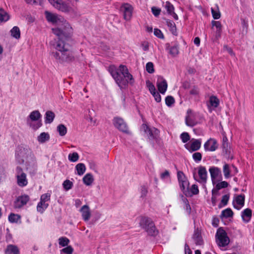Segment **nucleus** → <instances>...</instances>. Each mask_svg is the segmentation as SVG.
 Returning a JSON list of instances; mask_svg holds the SVG:
<instances>
[{
	"instance_id": "f257e3e1",
	"label": "nucleus",
	"mask_w": 254,
	"mask_h": 254,
	"mask_svg": "<svg viewBox=\"0 0 254 254\" xmlns=\"http://www.w3.org/2000/svg\"><path fill=\"white\" fill-rule=\"evenodd\" d=\"M48 21L54 24L61 26V27L52 28L53 32L59 38L56 46L57 51L52 53V55L59 63H68L74 60L72 52L69 50L70 46L67 43L72 34V28L64 18L57 14L45 11Z\"/></svg>"
},
{
	"instance_id": "f03ea898",
	"label": "nucleus",
	"mask_w": 254,
	"mask_h": 254,
	"mask_svg": "<svg viewBox=\"0 0 254 254\" xmlns=\"http://www.w3.org/2000/svg\"><path fill=\"white\" fill-rule=\"evenodd\" d=\"M110 72L116 82L121 88H123L127 84H133L134 79L129 73L126 65H120L119 71L115 68H110Z\"/></svg>"
},
{
	"instance_id": "7ed1b4c3",
	"label": "nucleus",
	"mask_w": 254,
	"mask_h": 254,
	"mask_svg": "<svg viewBox=\"0 0 254 254\" xmlns=\"http://www.w3.org/2000/svg\"><path fill=\"white\" fill-rule=\"evenodd\" d=\"M48 1L55 8L60 11L72 15H76L78 14L76 7H71L63 0H48Z\"/></svg>"
},
{
	"instance_id": "20e7f679",
	"label": "nucleus",
	"mask_w": 254,
	"mask_h": 254,
	"mask_svg": "<svg viewBox=\"0 0 254 254\" xmlns=\"http://www.w3.org/2000/svg\"><path fill=\"white\" fill-rule=\"evenodd\" d=\"M139 225L150 236H155L158 233L154 222L151 218L148 217H141L140 219Z\"/></svg>"
},
{
	"instance_id": "39448f33",
	"label": "nucleus",
	"mask_w": 254,
	"mask_h": 254,
	"mask_svg": "<svg viewBox=\"0 0 254 254\" xmlns=\"http://www.w3.org/2000/svg\"><path fill=\"white\" fill-rule=\"evenodd\" d=\"M216 237V243L219 247H225L230 242V239L226 232L221 228H219L217 230Z\"/></svg>"
},
{
	"instance_id": "423d86ee",
	"label": "nucleus",
	"mask_w": 254,
	"mask_h": 254,
	"mask_svg": "<svg viewBox=\"0 0 254 254\" xmlns=\"http://www.w3.org/2000/svg\"><path fill=\"white\" fill-rule=\"evenodd\" d=\"M15 177L17 180V184L20 187H23L27 185L28 180L27 175L24 172L22 168L19 166L16 167L15 170Z\"/></svg>"
},
{
	"instance_id": "0eeeda50",
	"label": "nucleus",
	"mask_w": 254,
	"mask_h": 254,
	"mask_svg": "<svg viewBox=\"0 0 254 254\" xmlns=\"http://www.w3.org/2000/svg\"><path fill=\"white\" fill-rule=\"evenodd\" d=\"M120 10L123 13L124 19L126 21H130L132 16L133 7L128 3H124Z\"/></svg>"
},
{
	"instance_id": "6e6552de",
	"label": "nucleus",
	"mask_w": 254,
	"mask_h": 254,
	"mask_svg": "<svg viewBox=\"0 0 254 254\" xmlns=\"http://www.w3.org/2000/svg\"><path fill=\"white\" fill-rule=\"evenodd\" d=\"M114 126L121 131L127 132L128 127L124 120L120 117H115L113 120Z\"/></svg>"
},
{
	"instance_id": "1a4fd4ad",
	"label": "nucleus",
	"mask_w": 254,
	"mask_h": 254,
	"mask_svg": "<svg viewBox=\"0 0 254 254\" xmlns=\"http://www.w3.org/2000/svg\"><path fill=\"white\" fill-rule=\"evenodd\" d=\"M218 147L217 142L214 138H209L204 144V150L206 151H214Z\"/></svg>"
},
{
	"instance_id": "9d476101",
	"label": "nucleus",
	"mask_w": 254,
	"mask_h": 254,
	"mask_svg": "<svg viewBox=\"0 0 254 254\" xmlns=\"http://www.w3.org/2000/svg\"><path fill=\"white\" fill-rule=\"evenodd\" d=\"M29 200V197L28 195L24 194L18 197L14 202L13 207L14 208H20L25 205Z\"/></svg>"
},
{
	"instance_id": "9b49d317",
	"label": "nucleus",
	"mask_w": 254,
	"mask_h": 254,
	"mask_svg": "<svg viewBox=\"0 0 254 254\" xmlns=\"http://www.w3.org/2000/svg\"><path fill=\"white\" fill-rule=\"evenodd\" d=\"M198 174L199 177V179L197 180L195 178V174L193 175L194 179L198 182L200 183L205 184L207 181V171L204 167L200 166L198 168Z\"/></svg>"
},
{
	"instance_id": "f8f14e48",
	"label": "nucleus",
	"mask_w": 254,
	"mask_h": 254,
	"mask_svg": "<svg viewBox=\"0 0 254 254\" xmlns=\"http://www.w3.org/2000/svg\"><path fill=\"white\" fill-rule=\"evenodd\" d=\"M157 87L161 93L164 94L168 87L166 80L162 77H159L157 81Z\"/></svg>"
},
{
	"instance_id": "ddd939ff",
	"label": "nucleus",
	"mask_w": 254,
	"mask_h": 254,
	"mask_svg": "<svg viewBox=\"0 0 254 254\" xmlns=\"http://www.w3.org/2000/svg\"><path fill=\"white\" fill-rule=\"evenodd\" d=\"M142 126L144 131L150 139H154L155 138V134H157L159 132L158 129L155 128L151 129L146 125H143Z\"/></svg>"
},
{
	"instance_id": "4468645a",
	"label": "nucleus",
	"mask_w": 254,
	"mask_h": 254,
	"mask_svg": "<svg viewBox=\"0 0 254 254\" xmlns=\"http://www.w3.org/2000/svg\"><path fill=\"white\" fill-rule=\"evenodd\" d=\"M188 116L186 117V124L189 127H193L197 124L191 110L188 111Z\"/></svg>"
},
{
	"instance_id": "2eb2a0df",
	"label": "nucleus",
	"mask_w": 254,
	"mask_h": 254,
	"mask_svg": "<svg viewBox=\"0 0 254 254\" xmlns=\"http://www.w3.org/2000/svg\"><path fill=\"white\" fill-rule=\"evenodd\" d=\"M80 211L82 213L83 220L85 221H88L91 217L89 207L87 205H84L81 208Z\"/></svg>"
},
{
	"instance_id": "dca6fc26",
	"label": "nucleus",
	"mask_w": 254,
	"mask_h": 254,
	"mask_svg": "<svg viewBox=\"0 0 254 254\" xmlns=\"http://www.w3.org/2000/svg\"><path fill=\"white\" fill-rule=\"evenodd\" d=\"M245 198V197L244 194H240L237 195L235 197L234 201H235L237 205H239V206H236L235 204H234V207L237 209H240L242 207H243L244 205Z\"/></svg>"
},
{
	"instance_id": "f3484780",
	"label": "nucleus",
	"mask_w": 254,
	"mask_h": 254,
	"mask_svg": "<svg viewBox=\"0 0 254 254\" xmlns=\"http://www.w3.org/2000/svg\"><path fill=\"white\" fill-rule=\"evenodd\" d=\"M29 155L31 156L32 153L31 151L28 149L21 148L17 151V156L21 158L22 162H24V159H26Z\"/></svg>"
},
{
	"instance_id": "a211bd4d",
	"label": "nucleus",
	"mask_w": 254,
	"mask_h": 254,
	"mask_svg": "<svg viewBox=\"0 0 254 254\" xmlns=\"http://www.w3.org/2000/svg\"><path fill=\"white\" fill-rule=\"evenodd\" d=\"M5 254H20V252L18 248L13 245H8L5 250Z\"/></svg>"
},
{
	"instance_id": "6ab92c4d",
	"label": "nucleus",
	"mask_w": 254,
	"mask_h": 254,
	"mask_svg": "<svg viewBox=\"0 0 254 254\" xmlns=\"http://www.w3.org/2000/svg\"><path fill=\"white\" fill-rule=\"evenodd\" d=\"M252 211L250 208L245 209L242 212V217L243 221L245 222H249L252 217Z\"/></svg>"
},
{
	"instance_id": "aec40b11",
	"label": "nucleus",
	"mask_w": 254,
	"mask_h": 254,
	"mask_svg": "<svg viewBox=\"0 0 254 254\" xmlns=\"http://www.w3.org/2000/svg\"><path fill=\"white\" fill-rule=\"evenodd\" d=\"M209 171L212 180L217 178V177L221 174L220 169L216 167L210 168Z\"/></svg>"
},
{
	"instance_id": "412c9836",
	"label": "nucleus",
	"mask_w": 254,
	"mask_h": 254,
	"mask_svg": "<svg viewBox=\"0 0 254 254\" xmlns=\"http://www.w3.org/2000/svg\"><path fill=\"white\" fill-rule=\"evenodd\" d=\"M212 25L213 26L216 27L217 29L216 31V37L217 38H219L221 36L222 31V25L221 23L218 21H212Z\"/></svg>"
},
{
	"instance_id": "4be33fe9",
	"label": "nucleus",
	"mask_w": 254,
	"mask_h": 254,
	"mask_svg": "<svg viewBox=\"0 0 254 254\" xmlns=\"http://www.w3.org/2000/svg\"><path fill=\"white\" fill-rule=\"evenodd\" d=\"M94 181L93 175L91 174L88 173L83 178V182L86 186L91 185Z\"/></svg>"
},
{
	"instance_id": "5701e85b",
	"label": "nucleus",
	"mask_w": 254,
	"mask_h": 254,
	"mask_svg": "<svg viewBox=\"0 0 254 254\" xmlns=\"http://www.w3.org/2000/svg\"><path fill=\"white\" fill-rule=\"evenodd\" d=\"M167 26L169 27L170 31L174 35H177V28L175 23L169 19H165Z\"/></svg>"
},
{
	"instance_id": "b1692460",
	"label": "nucleus",
	"mask_w": 254,
	"mask_h": 254,
	"mask_svg": "<svg viewBox=\"0 0 254 254\" xmlns=\"http://www.w3.org/2000/svg\"><path fill=\"white\" fill-rule=\"evenodd\" d=\"M193 239L196 245H201L202 244L203 240L200 234L198 231H194Z\"/></svg>"
},
{
	"instance_id": "393cba45",
	"label": "nucleus",
	"mask_w": 254,
	"mask_h": 254,
	"mask_svg": "<svg viewBox=\"0 0 254 254\" xmlns=\"http://www.w3.org/2000/svg\"><path fill=\"white\" fill-rule=\"evenodd\" d=\"M9 19L8 14L2 8H0V23L5 22Z\"/></svg>"
},
{
	"instance_id": "a878e982",
	"label": "nucleus",
	"mask_w": 254,
	"mask_h": 254,
	"mask_svg": "<svg viewBox=\"0 0 254 254\" xmlns=\"http://www.w3.org/2000/svg\"><path fill=\"white\" fill-rule=\"evenodd\" d=\"M55 114L52 111H47L46 113V119L45 123L46 124H50L51 123L54 118H55Z\"/></svg>"
},
{
	"instance_id": "bb28decb",
	"label": "nucleus",
	"mask_w": 254,
	"mask_h": 254,
	"mask_svg": "<svg viewBox=\"0 0 254 254\" xmlns=\"http://www.w3.org/2000/svg\"><path fill=\"white\" fill-rule=\"evenodd\" d=\"M50 138V135L48 133L42 132L37 138L38 141L40 143H44L48 140Z\"/></svg>"
},
{
	"instance_id": "cd10ccee",
	"label": "nucleus",
	"mask_w": 254,
	"mask_h": 254,
	"mask_svg": "<svg viewBox=\"0 0 254 254\" xmlns=\"http://www.w3.org/2000/svg\"><path fill=\"white\" fill-rule=\"evenodd\" d=\"M48 203H46L40 200V201L38 203L37 206V211L42 213L48 207Z\"/></svg>"
},
{
	"instance_id": "c85d7f7f",
	"label": "nucleus",
	"mask_w": 254,
	"mask_h": 254,
	"mask_svg": "<svg viewBox=\"0 0 254 254\" xmlns=\"http://www.w3.org/2000/svg\"><path fill=\"white\" fill-rule=\"evenodd\" d=\"M41 117V115L38 111H34L29 115V118L32 121H38Z\"/></svg>"
},
{
	"instance_id": "c756f323",
	"label": "nucleus",
	"mask_w": 254,
	"mask_h": 254,
	"mask_svg": "<svg viewBox=\"0 0 254 254\" xmlns=\"http://www.w3.org/2000/svg\"><path fill=\"white\" fill-rule=\"evenodd\" d=\"M201 146V142L199 140H195L190 144V150L194 151L198 150Z\"/></svg>"
},
{
	"instance_id": "7c9ffc66",
	"label": "nucleus",
	"mask_w": 254,
	"mask_h": 254,
	"mask_svg": "<svg viewBox=\"0 0 254 254\" xmlns=\"http://www.w3.org/2000/svg\"><path fill=\"white\" fill-rule=\"evenodd\" d=\"M11 36L16 38L19 39L20 37V32L19 28L17 26H14L10 31Z\"/></svg>"
},
{
	"instance_id": "2f4dec72",
	"label": "nucleus",
	"mask_w": 254,
	"mask_h": 254,
	"mask_svg": "<svg viewBox=\"0 0 254 254\" xmlns=\"http://www.w3.org/2000/svg\"><path fill=\"white\" fill-rule=\"evenodd\" d=\"M57 130L61 136H64L67 133V128L63 124H60L57 127Z\"/></svg>"
},
{
	"instance_id": "473e14b6",
	"label": "nucleus",
	"mask_w": 254,
	"mask_h": 254,
	"mask_svg": "<svg viewBox=\"0 0 254 254\" xmlns=\"http://www.w3.org/2000/svg\"><path fill=\"white\" fill-rule=\"evenodd\" d=\"M76 169L79 175H83L85 171V166L83 163H78L76 166Z\"/></svg>"
},
{
	"instance_id": "72a5a7b5",
	"label": "nucleus",
	"mask_w": 254,
	"mask_h": 254,
	"mask_svg": "<svg viewBox=\"0 0 254 254\" xmlns=\"http://www.w3.org/2000/svg\"><path fill=\"white\" fill-rule=\"evenodd\" d=\"M20 219V216L18 214L10 213L8 216V220L11 223H17Z\"/></svg>"
},
{
	"instance_id": "f704fd0d",
	"label": "nucleus",
	"mask_w": 254,
	"mask_h": 254,
	"mask_svg": "<svg viewBox=\"0 0 254 254\" xmlns=\"http://www.w3.org/2000/svg\"><path fill=\"white\" fill-rule=\"evenodd\" d=\"M233 215V212L230 208H227L222 211L221 217L228 218Z\"/></svg>"
},
{
	"instance_id": "c9c22d12",
	"label": "nucleus",
	"mask_w": 254,
	"mask_h": 254,
	"mask_svg": "<svg viewBox=\"0 0 254 254\" xmlns=\"http://www.w3.org/2000/svg\"><path fill=\"white\" fill-rule=\"evenodd\" d=\"M209 102L211 106L216 108L219 105V101L216 96H212L209 98Z\"/></svg>"
},
{
	"instance_id": "e433bc0d",
	"label": "nucleus",
	"mask_w": 254,
	"mask_h": 254,
	"mask_svg": "<svg viewBox=\"0 0 254 254\" xmlns=\"http://www.w3.org/2000/svg\"><path fill=\"white\" fill-rule=\"evenodd\" d=\"M211 13L214 19H218L220 18L221 14L217 6L215 9L211 8Z\"/></svg>"
},
{
	"instance_id": "4c0bfd02",
	"label": "nucleus",
	"mask_w": 254,
	"mask_h": 254,
	"mask_svg": "<svg viewBox=\"0 0 254 254\" xmlns=\"http://www.w3.org/2000/svg\"><path fill=\"white\" fill-rule=\"evenodd\" d=\"M69 240L66 237H61L59 239V245L62 247L68 246Z\"/></svg>"
},
{
	"instance_id": "58836bf2",
	"label": "nucleus",
	"mask_w": 254,
	"mask_h": 254,
	"mask_svg": "<svg viewBox=\"0 0 254 254\" xmlns=\"http://www.w3.org/2000/svg\"><path fill=\"white\" fill-rule=\"evenodd\" d=\"M64 189L66 190H68L71 189L73 187V183L69 180H66L63 184Z\"/></svg>"
},
{
	"instance_id": "ea45409f",
	"label": "nucleus",
	"mask_w": 254,
	"mask_h": 254,
	"mask_svg": "<svg viewBox=\"0 0 254 254\" xmlns=\"http://www.w3.org/2000/svg\"><path fill=\"white\" fill-rule=\"evenodd\" d=\"M73 252V249L70 246H68L61 250V254H72Z\"/></svg>"
},
{
	"instance_id": "a19ab883",
	"label": "nucleus",
	"mask_w": 254,
	"mask_h": 254,
	"mask_svg": "<svg viewBox=\"0 0 254 254\" xmlns=\"http://www.w3.org/2000/svg\"><path fill=\"white\" fill-rule=\"evenodd\" d=\"M223 173L225 178H228L230 177V167L228 164H225L223 166Z\"/></svg>"
},
{
	"instance_id": "79ce46f5",
	"label": "nucleus",
	"mask_w": 254,
	"mask_h": 254,
	"mask_svg": "<svg viewBox=\"0 0 254 254\" xmlns=\"http://www.w3.org/2000/svg\"><path fill=\"white\" fill-rule=\"evenodd\" d=\"M68 159L70 161L75 162L79 159V156L77 153L73 152L68 155Z\"/></svg>"
},
{
	"instance_id": "37998d69",
	"label": "nucleus",
	"mask_w": 254,
	"mask_h": 254,
	"mask_svg": "<svg viewBox=\"0 0 254 254\" xmlns=\"http://www.w3.org/2000/svg\"><path fill=\"white\" fill-rule=\"evenodd\" d=\"M182 200L183 201V202L185 204L184 208L188 214H190L191 212V207L189 204L188 200L187 199V198L184 197L182 199Z\"/></svg>"
},
{
	"instance_id": "c03bdc74",
	"label": "nucleus",
	"mask_w": 254,
	"mask_h": 254,
	"mask_svg": "<svg viewBox=\"0 0 254 254\" xmlns=\"http://www.w3.org/2000/svg\"><path fill=\"white\" fill-rule=\"evenodd\" d=\"M169 53L173 57L177 56L179 53V48L177 46L171 47L169 49Z\"/></svg>"
},
{
	"instance_id": "a18cd8bd",
	"label": "nucleus",
	"mask_w": 254,
	"mask_h": 254,
	"mask_svg": "<svg viewBox=\"0 0 254 254\" xmlns=\"http://www.w3.org/2000/svg\"><path fill=\"white\" fill-rule=\"evenodd\" d=\"M165 7L169 14H172V12L174 11V6L169 1L166 2Z\"/></svg>"
},
{
	"instance_id": "49530a36",
	"label": "nucleus",
	"mask_w": 254,
	"mask_h": 254,
	"mask_svg": "<svg viewBox=\"0 0 254 254\" xmlns=\"http://www.w3.org/2000/svg\"><path fill=\"white\" fill-rule=\"evenodd\" d=\"M27 123L29 125L30 127L34 130H37L42 126L41 122H38L37 123H29V121L27 120Z\"/></svg>"
},
{
	"instance_id": "de8ad7c7",
	"label": "nucleus",
	"mask_w": 254,
	"mask_h": 254,
	"mask_svg": "<svg viewBox=\"0 0 254 254\" xmlns=\"http://www.w3.org/2000/svg\"><path fill=\"white\" fill-rule=\"evenodd\" d=\"M146 71L149 73H152L154 72V65L152 63L148 62L146 64Z\"/></svg>"
},
{
	"instance_id": "09e8293b",
	"label": "nucleus",
	"mask_w": 254,
	"mask_h": 254,
	"mask_svg": "<svg viewBox=\"0 0 254 254\" xmlns=\"http://www.w3.org/2000/svg\"><path fill=\"white\" fill-rule=\"evenodd\" d=\"M179 183L181 189L183 191H184L186 189H188L189 182L188 180L181 182Z\"/></svg>"
},
{
	"instance_id": "8fccbe9b",
	"label": "nucleus",
	"mask_w": 254,
	"mask_h": 254,
	"mask_svg": "<svg viewBox=\"0 0 254 254\" xmlns=\"http://www.w3.org/2000/svg\"><path fill=\"white\" fill-rule=\"evenodd\" d=\"M165 103L168 106H171L175 103L174 98L171 96H168L165 98Z\"/></svg>"
},
{
	"instance_id": "3c124183",
	"label": "nucleus",
	"mask_w": 254,
	"mask_h": 254,
	"mask_svg": "<svg viewBox=\"0 0 254 254\" xmlns=\"http://www.w3.org/2000/svg\"><path fill=\"white\" fill-rule=\"evenodd\" d=\"M146 83L151 94L156 91L154 85L149 80L146 81Z\"/></svg>"
},
{
	"instance_id": "603ef678",
	"label": "nucleus",
	"mask_w": 254,
	"mask_h": 254,
	"mask_svg": "<svg viewBox=\"0 0 254 254\" xmlns=\"http://www.w3.org/2000/svg\"><path fill=\"white\" fill-rule=\"evenodd\" d=\"M181 138L184 143H186L190 140V137L188 133L183 132L181 134Z\"/></svg>"
},
{
	"instance_id": "864d4df0",
	"label": "nucleus",
	"mask_w": 254,
	"mask_h": 254,
	"mask_svg": "<svg viewBox=\"0 0 254 254\" xmlns=\"http://www.w3.org/2000/svg\"><path fill=\"white\" fill-rule=\"evenodd\" d=\"M192 158L195 162H199L202 158L201 154L200 152H195L192 154Z\"/></svg>"
},
{
	"instance_id": "5fc2aeb1",
	"label": "nucleus",
	"mask_w": 254,
	"mask_h": 254,
	"mask_svg": "<svg viewBox=\"0 0 254 254\" xmlns=\"http://www.w3.org/2000/svg\"><path fill=\"white\" fill-rule=\"evenodd\" d=\"M228 186V183L226 181H222L216 185V188L217 190H220L223 188H227Z\"/></svg>"
},
{
	"instance_id": "6e6d98bb",
	"label": "nucleus",
	"mask_w": 254,
	"mask_h": 254,
	"mask_svg": "<svg viewBox=\"0 0 254 254\" xmlns=\"http://www.w3.org/2000/svg\"><path fill=\"white\" fill-rule=\"evenodd\" d=\"M178 181L180 182L187 180L184 174L182 171H179L177 173Z\"/></svg>"
},
{
	"instance_id": "4d7b16f0",
	"label": "nucleus",
	"mask_w": 254,
	"mask_h": 254,
	"mask_svg": "<svg viewBox=\"0 0 254 254\" xmlns=\"http://www.w3.org/2000/svg\"><path fill=\"white\" fill-rule=\"evenodd\" d=\"M50 199V194L49 193H45L41 196L40 200L47 203Z\"/></svg>"
},
{
	"instance_id": "13d9d810",
	"label": "nucleus",
	"mask_w": 254,
	"mask_h": 254,
	"mask_svg": "<svg viewBox=\"0 0 254 254\" xmlns=\"http://www.w3.org/2000/svg\"><path fill=\"white\" fill-rule=\"evenodd\" d=\"M154 35L160 39L164 38V35L161 31L158 29H155L154 31Z\"/></svg>"
},
{
	"instance_id": "bf43d9fd",
	"label": "nucleus",
	"mask_w": 254,
	"mask_h": 254,
	"mask_svg": "<svg viewBox=\"0 0 254 254\" xmlns=\"http://www.w3.org/2000/svg\"><path fill=\"white\" fill-rule=\"evenodd\" d=\"M151 94L154 97V99L157 102H161V97L160 94L158 92L155 91L154 93H152Z\"/></svg>"
},
{
	"instance_id": "052dcab7",
	"label": "nucleus",
	"mask_w": 254,
	"mask_h": 254,
	"mask_svg": "<svg viewBox=\"0 0 254 254\" xmlns=\"http://www.w3.org/2000/svg\"><path fill=\"white\" fill-rule=\"evenodd\" d=\"M190 191L193 194H197L199 192L197 186L196 185H192L190 189Z\"/></svg>"
},
{
	"instance_id": "680f3d73",
	"label": "nucleus",
	"mask_w": 254,
	"mask_h": 254,
	"mask_svg": "<svg viewBox=\"0 0 254 254\" xmlns=\"http://www.w3.org/2000/svg\"><path fill=\"white\" fill-rule=\"evenodd\" d=\"M229 199V195L228 194H225L223 196L221 199V203H223V205H226L228 203Z\"/></svg>"
},
{
	"instance_id": "e2e57ef3",
	"label": "nucleus",
	"mask_w": 254,
	"mask_h": 254,
	"mask_svg": "<svg viewBox=\"0 0 254 254\" xmlns=\"http://www.w3.org/2000/svg\"><path fill=\"white\" fill-rule=\"evenodd\" d=\"M151 10L154 16H158L161 12V9L156 7H152L151 8Z\"/></svg>"
},
{
	"instance_id": "0e129e2a",
	"label": "nucleus",
	"mask_w": 254,
	"mask_h": 254,
	"mask_svg": "<svg viewBox=\"0 0 254 254\" xmlns=\"http://www.w3.org/2000/svg\"><path fill=\"white\" fill-rule=\"evenodd\" d=\"M148 192V190L147 188L145 186H143L141 187V197H144L146 195L147 193Z\"/></svg>"
},
{
	"instance_id": "69168bd1",
	"label": "nucleus",
	"mask_w": 254,
	"mask_h": 254,
	"mask_svg": "<svg viewBox=\"0 0 254 254\" xmlns=\"http://www.w3.org/2000/svg\"><path fill=\"white\" fill-rule=\"evenodd\" d=\"M191 95H196L199 93V89L197 87L194 86L190 91Z\"/></svg>"
},
{
	"instance_id": "338daca9",
	"label": "nucleus",
	"mask_w": 254,
	"mask_h": 254,
	"mask_svg": "<svg viewBox=\"0 0 254 254\" xmlns=\"http://www.w3.org/2000/svg\"><path fill=\"white\" fill-rule=\"evenodd\" d=\"M222 147L223 149V152H224L226 154L230 153V150L229 149L228 146V142L223 143Z\"/></svg>"
},
{
	"instance_id": "774afa93",
	"label": "nucleus",
	"mask_w": 254,
	"mask_h": 254,
	"mask_svg": "<svg viewBox=\"0 0 254 254\" xmlns=\"http://www.w3.org/2000/svg\"><path fill=\"white\" fill-rule=\"evenodd\" d=\"M141 46H142V49L144 51H147L149 49L148 44L147 42H144L143 43H142L141 44Z\"/></svg>"
}]
</instances>
